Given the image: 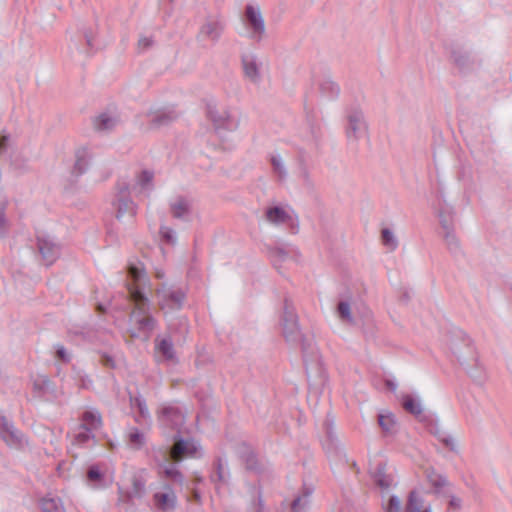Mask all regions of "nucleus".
Instances as JSON below:
<instances>
[{"instance_id": "f257e3e1", "label": "nucleus", "mask_w": 512, "mask_h": 512, "mask_svg": "<svg viewBox=\"0 0 512 512\" xmlns=\"http://www.w3.org/2000/svg\"><path fill=\"white\" fill-rule=\"evenodd\" d=\"M129 282L126 284L129 300L134 305L130 319L139 333L149 336L157 326V320L151 313V303L144 294L147 282L146 273L140 264H130L127 269Z\"/></svg>"}, {"instance_id": "f03ea898", "label": "nucleus", "mask_w": 512, "mask_h": 512, "mask_svg": "<svg viewBox=\"0 0 512 512\" xmlns=\"http://www.w3.org/2000/svg\"><path fill=\"white\" fill-rule=\"evenodd\" d=\"M157 419L165 432L180 434L186 420L184 408L177 403L164 404L158 411Z\"/></svg>"}, {"instance_id": "7ed1b4c3", "label": "nucleus", "mask_w": 512, "mask_h": 512, "mask_svg": "<svg viewBox=\"0 0 512 512\" xmlns=\"http://www.w3.org/2000/svg\"><path fill=\"white\" fill-rule=\"evenodd\" d=\"M156 297L162 310H180L183 307L186 293L181 287L162 283L156 289Z\"/></svg>"}, {"instance_id": "20e7f679", "label": "nucleus", "mask_w": 512, "mask_h": 512, "mask_svg": "<svg viewBox=\"0 0 512 512\" xmlns=\"http://www.w3.org/2000/svg\"><path fill=\"white\" fill-rule=\"evenodd\" d=\"M116 210V218L121 220L128 215L133 218L137 212V205L131 199L129 185L126 182H118L116 194L111 202Z\"/></svg>"}, {"instance_id": "39448f33", "label": "nucleus", "mask_w": 512, "mask_h": 512, "mask_svg": "<svg viewBox=\"0 0 512 512\" xmlns=\"http://www.w3.org/2000/svg\"><path fill=\"white\" fill-rule=\"evenodd\" d=\"M174 445L164 453L166 462L178 463L185 457H192L198 450V445L193 440H187L174 434Z\"/></svg>"}, {"instance_id": "423d86ee", "label": "nucleus", "mask_w": 512, "mask_h": 512, "mask_svg": "<svg viewBox=\"0 0 512 512\" xmlns=\"http://www.w3.org/2000/svg\"><path fill=\"white\" fill-rule=\"evenodd\" d=\"M282 326L283 335L288 342H298L302 340L294 306L288 299L284 300Z\"/></svg>"}, {"instance_id": "0eeeda50", "label": "nucleus", "mask_w": 512, "mask_h": 512, "mask_svg": "<svg viewBox=\"0 0 512 512\" xmlns=\"http://www.w3.org/2000/svg\"><path fill=\"white\" fill-rule=\"evenodd\" d=\"M207 115L217 131H234L239 126V120L227 109L218 110L216 106H207Z\"/></svg>"}, {"instance_id": "6e6552de", "label": "nucleus", "mask_w": 512, "mask_h": 512, "mask_svg": "<svg viewBox=\"0 0 512 512\" xmlns=\"http://www.w3.org/2000/svg\"><path fill=\"white\" fill-rule=\"evenodd\" d=\"M266 220L273 225L286 224L292 234L299 232V220L297 215L288 212L280 206L269 207L265 211Z\"/></svg>"}, {"instance_id": "1a4fd4ad", "label": "nucleus", "mask_w": 512, "mask_h": 512, "mask_svg": "<svg viewBox=\"0 0 512 512\" xmlns=\"http://www.w3.org/2000/svg\"><path fill=\"white\" fill-rule=\"evenodd\" d=\"M424 475L433 495L446 498L453 492V484L445 474L437 472L433 467H427Z\"/></svg>"}, {"instance_id": "9d476101", "label": "nucleus", "mask_w": 512, "mask_h": 512, "mask_svg": "<svg viewBox=\"0 0 512 512\" xmlns=\"http://www.w3.org/2000/svg\"><path fill=\"white\" fill-rule=\"evenodd\" d=\"M346 135L349 140L358 141L367 134L368 125L359 108H351L347 114Z\"/></svg>"}, {"instance_id": "9b49d317", "label": "nucleus", "mask_w": 512, "mask_h": 512, "mask_svg": "<svg viewBox=\"0 0 512 512\" xmlns=\"http://www.w3.org/2000/svg\"><path fill=\"white\" fill-rule=\"evenodd\" d=\"M36 239L38 252L45 265H52L60 256V244L54 239V237L44 233L38 234Z\"/></svg>"}, {"instance_id": "f8f14e48", "label": "nucleus", "mask_w": 512, "mask_h": 512, "mask_svg": "<svg viewBox=\"0 0 512 512\" xmlns=\"http://www.w3.org/2000/svg\"><path fill=\"white\" fill-rule=\"evenodd\" d=\"M0 435L3 441L10 447L19 449L27 444L25 435L6 417H1L0 419Z\"/></svg>"}, {"instance_id": "ddd939ff", "label": "nucleus", "mask_w": 512, "mask_h": 512, "mask_svg": "<svg viewBox=\"0 0 512 512\" xmlns=\"http://www.w3.org/2000/svg\"><path fill=\"white\" fill-rule=\"evenodd\" d=\"M245 18L250 28V38L254 41H261L265 34V23L259 8L253 5L245 7Z\"/></svg>"}, {"instance_id": "4468645a", "label": "nucleus", "mask_w": 512, "mask_h": 512, "mask_svg": "<svg viewBox=\"0 0 512 512\" xmlns=\"http://www.w3.org/2000/svg\"><path fill=\"white\" fill-rule=\"evenodd\" d=\"M224 30V24L217 18H208L200 27L197 38L199 40H210L216 43Z\"/></svg>"}, {"instance_id": "2eb2a0df", "label": "nucleus", "mask_w": 512, "mask_h": 512, "mask_svg": "<svg viewBox=\"0 0 512 512\" xmlns=\"http://www.w3.org/2000/svg\"><path fill=\"white\" fill-rule=\"evenodd\" d=\"M10 145V136L9 135H0V155L7 152V149ZM8 201L7 197L0 190V237H3L9 227L8 220L5 216V209L7 207Z\"/></svg>"}, {"instance_id": "dca6fc26", "label": "nucleus", "mask_w": 512, "mask_h": 512, "mask_svg": "<svg viewBox=\"0 0 512 512\" xmlns=\"http://www.w3.org/2000/svg\"><path fill=\"white\" fill-rule=\"evenodd\" d=\"M97 28L95 26L83 27L79 31L78 38H82L85 41V46L78 43V39L74 42V47L84 54L89 55L94 49L98 48L97 41Z\"/></svg>"}, {"instance_id": "f3484780", "label": "nucleus", "mask_w": 512, "mask_h": 512, "mask_svg": "<svg viewBox=\"0 0 512 512\" xmlns=\"http://www.w3.org/2000/svg\"><path fill=\"white\" fill-rule=\"evenodd\" d=\"M242 66L245 77L251 82L259 84L261 82L260 67L261 64L257 61L254 54H246L242 56Z\"/></svg>"}, {"instance_id": "a211bd4d", "label": "nucleus", "mask_w": 512, "mask_h": 512, "mask_svg": "<svg viewBox=\"0 0 512 512\" xmlns=\"http://www.w3.org/2000/svg\"><path fill=\"white\" fill-rule=\"evenodd\" d=\"M171 214L176 219L184 221L190 220L191 204L185 197H178L175 201L170 203Z\"/></svg>"}, {"instance_id": "6ab92c4d", "label": "nucleus", "mask_w": 512, "mask_h": 512, "mask_svg": "<svg viewBox=\"0 0 512 512\" xmlns=\"http://www.w3.org/2000/svg\"><path fill=\"white\" fill-rule=\"evenodd\" d=\"M178 114L174 109L166 108L151 114V125L153 128L165 127L174 122Z\"/></svg>"}, {"instance_id": "aec40b11", "label": "nucleus", "mask_w": 512, "mask_h": 512, "mask_svg": "<svg viewBox=\"0 0 512 512\" xmlns=\"http://www.w3.org/2000/svg\"><path fill=\"white\" fill-rule=\"evenodd\" d=\"M166 492H156L153 496L156 507L161 511H167L175 508L176 495L169 486H166Z\"/></svg>"}, {"instance_id": "412c9836", "label": "nucleus", "mask_w": 512, "mask_h": 512, "mask_svg": "<svg viewBox=\"0 0 512 512\" xmlns=\"http://www.w3.org/2000/svg\"><path fill=\"white\" fill-rule=\"evenodd\" d=\"M102 426V416L96 409L86 410L81 415L80 429L96 431Z\"/></svg>"}, {"instance_id": "4be33fe9", "label": "nucleus", "mask_w": 512, "mask_h": 512, "mask_svg": "<svg viewBox=\"0 0 512 512\" xmlns=\"http://www.w3.org/2000/svg\"><path fill=\"white\" fill-rule=\"evenodd\" d=\"M34 390L41 396L45 397H57V390L51 380L44 375L38 376L33 384Z\"/></svg>"}, {"instance_id": "5701e85b", "label": "nucleus", "mask_w": 512, "mask_h": 512, "mask_svg": "<svg viewBox=\"0 0 512 512\" xmlns=\"http://www.w3.org/2000/svg\"><path fill=\"white\" fill-rule=\"evenodd\" d=\"M230 473L227 463L222 458H217L214 463V470L211 474V480L214 483L226 484L229 480Z\"/></svg>"}, {"instance_id": "b1692460", "label": "nucleus", "mask_w": 512, "mask_h": 512, "mask_svg": "<svg viewBox=\"0 0 512 512\" xmlns=\"http://www.w3.org/2000/svg\"><path fill=\"white\" fill-rule=\"evenodd\" d=\"M323 427L326 435L323 446L327 450H332L337 447V436L334 426V419L330 417V415H327Z\"/></svg>"}, {"instance_id": "393cba45", "label": "nucleus", "mask_w": 512, "mask_h": 512, "mask_svg": "<svg viewBox=\"0 0 512 512\" xmlns=\"http://www.w3.org/2000/svg\"><path fill=\"white\" fill-rule=\"evenodd\" d=\"M117 118L109 113H101L93 120L94 128L99 132H109L117 125Z\"/></svg>"}, {"instance_id": "a878e982", "label": "nucleus", "mask_w": 512, "mask_h": 512, "mask_svg": "<svg viewBox=\"0 0 512 512\" xmlns=\"http://www.w3.org/2000/svg\"><path fill=\"white\" fill-rule=\"evenodd\" d=\"M373 479L376 485L383 490H388L394 483L393 477L386 473L385 465L381 463L376 467Z\"/></svg>"}, {"instance_id": "bb28decb", "label": "nucleus", "mask_w": 512, "mask_h": 512, "mask_svg": "<svg viewBox=\"0 0 512 512\" xmlns=\"http://www.w3.org/2000/svg\"><path fill=\"white\" fill-rule=\"evenodd\" d=\"M164 463L160 465V473L167 479L182 485L184 477L181 472L175 467L176 463L166 462L163 457Z\"/></svg>"}, {"instance_id": "cd10ccee", "label": "nucleus", "mask_w": 512, "mask_h": 512, "mask_svg": "<svg viewBox=\"0 0 512 512\" xmlns=\"http://www.w3.org/2000/svg\"><path fill=\"white\" fill-rule=\"evenodd\" d=\"M439 223L442 233H447L455 230L454 226V211L451 207H443L439 211Z\"/></svg>"}, {"instance_id": "c85d7f7f", "label": "nucleus", "mask_w": 512, "mask_h": 512, "mask_svg": "<svg viewBox=\"0 0 512 512\" xmlns=\"http://www.w3.org/2000/svg\"><path fill=\"white\" fill-rule=\"evenodd\" d=\"M441 234L450 254L453 255L454 257L461 256L463 252L460 241L455 233V230Z\"/></svg>"}, {"instance_id": "c756f323", "label": "nucleus", "mask_w": 512, "mask_h": 512, "mask_svg": "<svg viewBox=\"0 0 512 512\" xmlns=\"http://www.w3.org/2000/svg\"><path fill=\"white\" fill-rule=\"evenodd\" d=\"M129 400H130L131 408H136L139 412V416L136 418L137 422L140 421V418L143 421L150 419V413H149L146 401L140 394L135 395V396L130 394Z\"/></svg>"}, {"instance_id": "7c9ffc66", "label": "nucleus", "mask_w": 512, "mask_h": 512, "mask_svg": "<svg viewBox=\"0 0 512 512\" xmlns=\"http://www.w3.org/2000/svg\"><path fill=\"white\" fill-rule=\"evenodd\" d=\"M401 403L403 408L415 417H420L423 412L422 404L419 399L412 395L405 394L402 396Z\"/></svg>"}, {"instance_id": "2f4dec72", "label": "nucleus", "mask_w": 512, "mask_h": 512, "mask_svg": "<svg viewBox=\"0 0 512 512\" xmlns=\"http://www.w3.org/2000/svg\"><path fill=\"white\" fill-rule=\"evenodd\" d=\"M89 166V156L86 149L77 151L76 161L73 168V173L76 176H80L85 173Z\"/></svg>"}, {"instance_id": "473e14b6", "label": "nucleus", "mask_w": 512, "mask_h": 512, "mask_svg": "<svg viewBox=\"0 0 512 512\" xmlns=\"http://www.w3.org/2000/svg\"><path fill=\"white\" fill-rule=\"evenodd\" d=\"M270 163L273 173L279 180L283 181L287 178L288 172L282 157L279 154H273L270 157Z\"/></svg>"}, {"instance_id": "72a5a7b5", "label": "nucleus", "mask_w": 512, "mask_h": 512, "mask_svg": "<svg viewBox=\"0 0 512 512\" xmlns=\"http://www.w3.org/2000/svg\"><path fill=\"white\" fill-rule=\"evenodd\" d=\"M241 459L247 470L259 472V463L255 453L248 447H244L241 451Z\"/></svg>"}, {"instance_id": "f704fd0d", "label": "nucleus", "mask_w": 512, "mask_h": 512, "mask_svg": "<svg viewBox=\"0 0 512 512\" xmlns=\"http://www.w3.org/2000/svg\"><path fill=\"white\" fill-rule=\"evenodd\" d=\"M293 249H286L283 247H273L269 249V257L271 258L273 265L279 268V264L284 262L290 255Z\"/></svg>"}, {"instance_id": "c9c22d12", "label": "nucleus", "mask_w": 512, "mask_h": 512, "mask_svg": "<svg viewBox=\"0 0 512 512\" xmlns=\"http://www.w3.org/2000/svg\"><path fill=\"white\" fill-rule=\"evenodd\" d=\"M337 314L341 321L348 324L354 323V318L351 313V305L347 300H340L336 307Z\"/></svg>"}, {"instance_id": "e433bc0d", "label": "nucleus", "mask_w": 512, "mask_h": 512, "mask_svg": "<svg viewBox=\"0 0 512 512\" xmlns=\"http://www.w3.org/2000/svg\"><path fill=\"white\" fill-rule=\"evenodd\" d=\"M157 350L166 360H173L175 358L174 346L170 338L160 340L157 344Z\"/></svg>"}, {"instance_id": "4c0bfd02", "label": "nucleus", "mask_w": 512, "mask_h": 512, "mask_svg": "<svg viewBox=\"0 0 512 512\" xmlns=\"http://www.w3.org/2000/svg\"><path fill=\"white\" fill-rule=\"evenodd\" d=\"M128 441L134 449H141L145 445V435L138 428H131L128 433Z\"/></svg>"}, {"instance_id": "58836bf2", "label": "nucleus", "mask_w": 512, "mask_h": 512, "mask_svg": "<svg viewBox=\"0 0 512 512\" xmlns=\"http://www.w3.org/2000/svg\"><path fill=\"white\" fill-rule=\"evenodd\" d=\"M423 499L415 491H411L408 496L405 512H421Z\"/></svg>"}, {"instance_id": "ea45409f", "label": "nucleus", "mask_w": 512, "mask_h": 512, "mask_svg": "<svg viewBox=\"0 0 512 512\" xmlns=\"http://www.w3.org/2000/svg\"><path fill=\"white\" fill-rule=\"evenodd\" d=\"M378 423L381 429L386 433H393L396 425V420L393 414H379Z\"/></svg>"}, {"instance_id": "a19ab883", "label": "nucleus", "mask_w": 512, "mask_h": 512, "mask_svg": "<svg viewBox=\"0 0 512 512\" xmlns=\"http://www.w3.org/2000/svg\"><path fill=\"white\" fill-rule=\"evenodd\" d=\"M40 505L43 512H63L61 500L58 498H43Z\"/></svg>"}, {"instance_id": "79ce46f5", "label": "nucleus", "mask_w": 512, "mask_h": 512, "mask_svg": "<svg viewBox=\"0 0 512 512\" xmlns=\"http://www.w3.org/2000/svg\"><path fill=\"white\" fill-rule=\"evenodd\" d=\"M381 239L384 246L389 250L394 251L398 247V240L392 230L384 228L381 231Z\"/></svg>"}, {"instance_id": "37998d69", "label": "nucleus", "mask_w": 512, "mask_h": 512, "mask_svg": "<svg viewBox=\"0 0 512 512\" xmlns=\"http://www.w3.org/2000/svg\"><path fill=\"white\" fill-rule=\"evenodd\" d=\"M451 57L453 62L460 68L465 69L469 67L470 58L467 52L461 50H453Z\"/></svg>"}, {"instance_id": "c03bdc74", "label": "nucleus", "mask_w": 512, "mask_h": 512, "mask_svg": "<svg viewBox=\"0 0 512 512\" xmlns=\"http://www.w3.org/2000/svg\"><path fill=\"white\" fill-rule=\"evenodd\" d=\"M154 178V173L150 170H143L138 178H137V184L141 186L144 190H150L152 188V181Z\"/></svg>"}, {"instance_id": "a18cd8bd", "label": "nucleus", "mask_w": 512, "mask_h": 512, "mask_svg": "<svg viewBox=\"0 0 512 512\" xmlns=\"http://www.w3.org/2000/svg\"><path fill=\"white\" fill-rule=\"evenodd\" d=\"M320 90L331 98H334L339 94V86L331 80H324L320 84Z\"/></svg>"}, {"instance_id": "49530a36", "label": "nucleus", "mask_w": 512, "mask_h": 512, "mask_svg": "<svg viewBox=\"0 0 512 512\" xmlns=\"http://www.w3.org/2000/svg\"><path fill=\"white\" fill-rule=\"evenodd\" d=\"M145 493V484L141 478H134L132 489L129 492L130 498H141Z\"/></svg>"}, {"instance_id": "de8ad7c7", "label": "nucleus", "mask_w": 512, "mask_h": 512, "mask_svg": "<svg viewBox=\"0 0 512 512\" xmlns=\"http://www.w3.org/2000/svg\"><path fill=\"white\" fill-rule=\"evenodd\" d=\"M93 431L89 429H81L74 437L73 443L77 445H85L87 444L91 439H94Z\"/></svg>"}, {"instance_id": "09e8293b", "label": "nucleus", "mask_w": 512, "mask_h": 512, "mask_svg": "<svg viewBox=\"0 0 512 512\" xmlns=\"http://www.w3.org/2000/svg\"><path fill=\"white\" fill-rule=\"evenodd\" d=\"M448 498V507L446 512H460L462 509L463 501L460 497L455 495L453 492L450 494V496H447Z\"/></svg>"}, {"instance_id": "8fccbe9b", "label": "nucleus", "mask_w": 512, "mask_h": 512, "mask_svg": "<svg viewBox=\"0 0 512 512\" xmlns=\"http://www.w3.org/2000/svg\"><path fill=\"white\" fill-rule=\"evenodd\" d=\"M385 512H401L402 504L398 496L392 495L389 497L388 502L383 505Z\"/></svg>"}, {"instance_id": "3c124183", "label": "nucleus", "mask_w": 512, "mask_h": 512, "mask_svg": "<svg viewBox=\"0 0 512 512\" xmlns=\"http://www.w3.org/2000/svg\"><path fill=\"white\" fill-rule=\"evenodd\" d=\"M312 494V489L305 488L304 495L296 497L291 505L292 512H300V507L306 505L308 497Z\"/></svg>"}, {"instance_id": "603ef678", "label": "nucleus", "mask_w": 512, "mask_h": 512, "mask_svg": "<svg viewBox=\"0 0 512 512\" xmlns=\"http://www.w3.org/2000/svg\"><path fill=\"white\" fill-rule=\"evenodd\" d=\"M456 337L459 340H461L463 346L468 350V354H470L471 356H474V348H473L472 340L470 339V337L463 331H458L456 333Z\"/></svg>"}, {"instance_id": "864d4df0", "label": "nucleus", "mask_w": 512, "mask_h": 512, "mask_svg": "<svg viewBox=\"0 0 512 512\" xmlns=\"http://www.w3.org/2000/svg\"><path fill=\"white\" fill-rule=\"evenodd\" d=\"M160 234L162 239L169 243L174 244L176 242L175 232L173 229L167 227V226H161L160 227Z\"/></svg>"}, {"instance_id": "5fc2aeb1", "label": "nucleus", "mask_w": 512, "mask_h": 512, "mask_svg": "<svg viewBox=\"0 0 512 512\" xmlns=\"http://www.w3.org/2000/svg\"><path fill=\"white\" fill-rule=\"evenodd\" d=\"M439 441L443 443L450 451L458 453L457 443L451 435H439Z\"/></svg>"}, {"instance_id": "6e6d98bb", "label": "nucleus", "mask_w": 512, "mask_h": 512, "mask_svg": "<svg viewBox=\"0 0 512 512\" xmlns=\"http://www.w3.org/2000/svg\"><path fill=\"white\" fill-rule=\"evenodd\" d=\"M87 478L91 482H97L103 478V474L98 466L93 465L88 468Z\"/></svg>"}, {"instance_id": "4d7b16f0", "label": "nucleus", "mask_w": 512, "mask_h": 512, "mask_svg": "<svg viewBox=\"0 0 512 512\" xmlns=\"http://www.w3.org/2000/svg\"><path fill=\"white\" fill-rule=\"evenodd\" d=\"M55 356L58 360L64 363H68L71 360L70 354L67 352L65 347L60 344L55 346Z\"/></svg>"}, {"instance_id": "13d9d810", "label": "nucleus", "mask_w": 512, "mask_h": 512, "mask_svg": "<svg viewBox=\"0 0 512 512\" xmlns=\"http://www.w3.org/2000/svg\"><path fill=\"white\" fill-rule=\"evenodd\" d=\"M154 40L152 37L143 36L138 41V48L140 51H146L153 46Z\"/></svg>"}, {"instance_id": "bf43d9fd", "label": "nucleus", "mask_w": 512, "mask_h": 512, "mask_svg": "<svg viewBox=\"0 0 512 512\" xmlns=\"http://www.w3.org/2000/svg\"><path fill=\"white\" fill-rule=\"evenodd\" d=\"M251 508L253 512H263L264 511V502L261 496V492H258L257 499L253 500L251 504Z\"/></svg>"}, {"instance_id": "052dcab7", "label": "nucleus", "mask_w": 512, "mask_h": 512, "mask_svg": "<svg viewBox=\"0 0 512 512\" xmlns=\"http://www.w3.org/2000/svg\"><path fill=\"white\" fill-rule=\"evenodd\" d=\"M11 165L19 171H24L27 168L26 160H20L18 155L11 159Z\"/></svg>"}, {"instance_id": "680f3d73", "label": "nucleus", "mask_w": 512, "mask_h": 512, "mask_svg": "<svg viewBox=\"0 0 512 512\" xmlns=\"http://www.w3.org/2000/svg\"><path fill=\"white\" fill-rule=\"evenodd\" d=\"M300 176L306 184H311L309 171H308L306 165L303 163L302 159H301V163H300Z\"/></svg>"}, {"instance_id": "e2e57ef3", "label": "nucleus", "mask_w": 512, "mask_h": 512, "mask_svg": "<svg viewBox=\"0 0 512 512\" xmlns=\"http://www.w3.org/2000/svg\"><path fill=\"white\" fill-rule=\"evenodd\" d=\"M450 348L453 354H455L458 360L463 364L464 355L461 353L458 343L455 340L451 341Z\"/></svg>"}, {"instance_id": "0e129e2a", "label": "nucleus", "mask_w": 512, "mask_h": 512, "mask_svg": "<svg viewBox=\"0 0 512 512\" xmlns=\"http://www.w3.org/2000/svg\"><path fill=\"white\" fill-rule=\"evenodd\" d=\"M100 362L108 368H115V361L112 356L107 354H102L100 358Z\"/></svg>"}, {"instance_id": "69168bd1", "label": "nucleus", "mask_w": 512, "mask_h": 512, "mask_svg": "<svg viewBox=\"0 0 512 512\" xmlns=\"http://www.w3.org/2000/svg\"><path fill=\"white\" fill-rule=\"evenodd\" d=\"M430 432H431L433 435H435V436L437 437V439H438V440H439V435H441V436L446 435V433H445V432H443V431L440 429V427H439V425H438L437 423H435L434 425H432V426L430 427Z\"/></svg>"}, {"instance_id": "338daca9", "label": "nucleus", "mask_w": 512, "mask_h": 512, "mask_svg": "<svg viewBox=\"0 0 512 512\" xmlns=\"http://www.w3.org/2000/svg\"><path fill=\"white\" fill-rule=\"evenodd\" d=\"M386 386L391 391H395L397 388V384L395 382H393L392 380H386Z\"/></svg>"}, {"instance_id": "774afa93", "label": "nucleus", "mask_w": 512, "mask_h": 512, "mask_svg": "<svg viewBox=\"0 0 512 512\" xmlns=\"http://www.w3.org/2000/svg\"><path fill=\"white\" fill-rule=\"evenodd\" d=\"M312 146L314 148H317L319 146V136L316 134V132L313 131V141Z\"/></svg>"}]
</instances>
